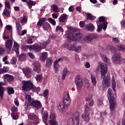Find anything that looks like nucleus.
Returning a JSON list of instances; mask_svg holds the SVG:
<instances>
[{
	"instance_id": "f257e3e1",
	"label": "nucleus",
	"mask_w": 125,
	"mask_h": 125,
	"mask_svg": "<svg viewBox=\"0 0 125 125\" xmlns=\"http://www.w3.org/2000/svg\"><path fill=\"white\" fill-rule=\"evenodd\" d=\"M101 67V79H103V85L104 86V90H107V88L109 85H110V76L106 75L107 73V64L105 63H101L100 64Z\"/></svg>"
},
{
	"instance_id": "f03ea898",
	"label": "nucleus",
	"mask_w": 125,
	"mask_h": 125,
	"mask_svg": "<svg viewBox=\"0 0 125 125\" xmlns=\"http://www.w3.org/2000/svg\"><path fill=\"white\" fill-rule=\"evenodd\" d=\"M108 92V99L109 102V107L111 112H114L116 106H117V102L116 99L113 96V92L112 89L109 88L107 91Z\"/></svg>"
},
{
	"instance_id": "7ed1b4c3",
	"label": "nucleus",
	"mask_w": 125,
	"mask_h": 125,
	"mask_svg": "<svg viewBox=\"0 0 125 125\" xmlns=\"http://www.w3.org/2000/svg\"><path fill=\"white\" fill-rule=\"evenodd\" d=\"M47 20L46 18H41L39 19L38 22L37 23L36 29H40L42 26V28L44 31H46L49 29L50 25L47 22H45V21Z\"/></svg>"
},
{
	"instance_id": "20e7f679",
	"label": "nucleus",
	"mask_w": 125,
	"mask_h": 125,
	"mask_svg": "<svg viewBox=\"0 0 125 125\" xmlns=\"http://www.w3.org/2000/svg\"><path fill=\"white\" fill-rule=\"evenodd\" d=\"M70 102H71V99H70L69 93L67 92L63 99V103H61L58 106V110L59 111H64L65 110V105L68 106V105H70Z\"/></svg>"
},
{
	"instance_id": "39448f33",
	"label": "nucleus",
	"mask_w": 125,
	"mask_h": 125,
	"mask_svg": "<svg viewBox=\"0 0 125 125\" xmlns=\"http://www.w3.org/2000/svg\"><path fill=\"white\" fill-rule=\"evenodd\" d=\"M22 83V89L24 91H29V90L33 89L34 87V84L31 80L23 81Z\"/></svg>"
},
{
	"instance_id": "423d86ee",
	"label": "nucleus",
	"mask_w": 125,
	"mask_h": 125,
	"mask_svg": "<svg viewBox=\"0 0 125 125\" xmlns=\"http://www.w3.org/2000/svg\"><path fill=\"white\" fill-rule=\"evenodd\" d=\"M84 108L85 111L82 114V118L85 122H88L89 120H90V118H89V114H90V110L91 109L89 108V107L86 105H84Z\"/></svg>"
},
{
	"instance_id": "0eeeda50",
	"label": "nucleus",
	"mask_w": 125,
	"mask_h": 125,
	"mask_svg": "<svg viewBox=\"0 0 125 125\" xmlns=\"http://www.w3.org/2000/svg\"><path fill=\"white\" fill-rule=\"evenodd\" d=\"M5 44L8 53H9V54H12L13 50H12L11 48H12V46L13 45V41H12L11 39H9L6 41Z\"/></svg>"
},
{
	"instance_id": "6e6552de",
	"label": "nucleus",
	"mask_w": 125,
	"mask_h": 125,
	"mask_svg": "<svg viewBox=\"0 0 125 125\" xmlns=\"http://www.w3.org/2000/svg\"><path fill=\"white\" fill-rule=\"evenodd\" d=\"M29 105L37 109H41L42 107V103L41 102L38 100H35L34 99H32L29 101Z\"/></svg>"
},
{
	"instance_id": "1a4fd4ad",
	"label": "nucleus",
	"mask_w": 125,
	"mask_h": 125,
	"mask_svg": "<svg viewBox=\"0 0 125 125\" xmlns=\"http://www.w3.org/2000/svg\"><path fill=\"white\" fill-rule=\"evenodd\" d=\"M75 83L77 85V90H81L82 86H83V80L81 79V76L76 77Z\"/></svg>"
},
{
	"instance_id": "9d476101",
	"label": "nucleus",
	"mask_w": 125,
	"mask_h": 125,
	"mask_svg": "<svg viewBox=\"0 0 125 125\" xmlns=\"http://www.w3.org/2000/svg\"><path fill=\"white\" fill-rule=\"evenodd\" d=\"M72 121L74 125H78L80 124V113L78 111L75 112L73 115Z\"/></svg>"
},
{
	"instance_id": "9b49d317",
	"label": "nucleus",
	"mask_w": 125,
	"mask_h": 125,
	"mask_svg": "<svg viewBox=\"0 0 125 125\" xmlns=\"http://www.w3.org/2000/svg\"><path fill=\"white\" fill-rule=\"evenodd\" d=\"M33 71L34 72H36L38 74L41 73V66L40 64V62H33Z\"/></svg>"
},
{
	"instance_id": "f8f14e48",
	"label": "nucleus",
	"mask_w": 125,
	"mask_h": 125,
	"mask_svg": "<svg viewBox=\"0 0 125 125\" xmlns=\"http://www.w3.org/2000/svg\"><path fill=\"white\" fill-rule=\"evenodd\" d=\"M19 49H20V46H19V44H18V43H17L16 41H14L13 49H12L11 50H13H13L15 51L17 57H18V56L19 55Z\"/></svg>"
},
{
	"instance_id": "ddd939ff",
	"label": "nucleus",
	"mask_w": 125,
	"mask_h": 125,
	"mask_svg": "<svg viewBox=\"0 0 125 125\" xmlns=\"http://www.w3.org/2000/svg\"><path fill=\"white\" fill-rule=\"evenodd\" d=\"M50 120H49L50 125H57V121L55 118V114H52L49 116Z\"/></svg>"
},
{
	"instance_id": "4468645a",
	"label": "nucleus",
	"mask_w": 125,
	"mask_h": 125,
	"mask_svg": "<svg viewBox=\"0 0 125 125\" xmlns=\"http://www.w3.org/2000/svg\"><path fill=\"white\" fill-rule=\"evenodd\" d=\"M93 39H96V36L94 34H91L89 36L84 37L83 41L84 42H90L93 41Z\"/></svg>"
},
{
	"instance_id": "2eb2a0df",
	"label": "nucleus",
	"mask_w": 125,
	"mask_h": 125,
	"mask_svg": "<svg viewBox=\"0 0 125 125\" xmlns=\"http://www.w3.org/2000/svg\"><path fill=\"white\" fill-rule=\"evenodd\" d=\"M112 59L114 64H120L122 61L121 60V57L117 54H115L113 56Z\"/></svg>"
},
{
	"instance_id": "dca6fc26",
	"label": "nucleus",
	"mask_w": 125,
	"mask_h": 125,
	"mask_svg": "<svg viewBox=\"0 0 125 125\" xmlns=\"http://www.w3.org/2000/svg\"><path fill=\"white\" fill-rule=\"evenodd\" d=\"M4 80H7L8 83H11L14 81V77L9 74H5L3 76Z\"/></svg>"
},
{
	"instance_id": "f3484780",
	"label": "nucleus",
	"mask_w": 125,
	"mask_h": 125,
	"mask_svg": "<svg viewBox=\"0 0 125 125\" xmlns=\"http://www.w3.org/2000/svg\"><path fill=\"white\" fill-rule=\"evenodd\" d=\"M42 50V46L40 45H32V51L40 52Z\"/></svg>"
},
{
	"instance_id": "a211bd4d",
	"label": "nucleus",
	"mask_w": 125,
	"mask_h": 125,
	"mask_svg": "<svg viewBox=\"0 0 125 125\" xmlns=\"http://www.w3.org/2000/svg\"><path fill=\"white\" fill-rule=\"evenodd\" d=\"M22 72L23 74H24L25 76H27V77H28V78H30V77H31V75L32 74V71H31V69L30 68H25L22 70Z\"/></svg>"
},
{
	"instance_id": "6ab92c4d",
	"label": "nucleus",
	"mask_w": 125,
	"mask_h": 125,
	"mask_svg": "<svg viewBox=\"0 0 125 125\" xmlns=\"http://www.w3.org/2000/svg\"><path fill=\"white\" fill-rule=\"evenodd\" d=\"M3 85V83L0 82V97L1 99H2L3 97V95L4 94L5 89L2 86Z\"/></svg>"
},
{
	"instance_id": "aec40b11",
	"label": "nucleus",
	"mask_w": 125,
	"mask_h": 125,
	"mask_svg": "<svg viewBox=\"0 0 125 125\" xmlns=\"http://www.w3.org/2000/svg\"><path fill=\"white\" fill-rule=\"evenodd\" d=\"M60 22H62V23H65L66 20H67V15L66 14H63L59 19Z\"/></svg>"
},
{
	"instance_id": "412c9836",
	"label": "nucleus",
	"mask_w": 125,
	"mask_h": 125,
	"mask_svg": "<svg viewBox=\"0 0 125 125\" xmlns=\"http://www.w3.org/2000/svg\"><path fill=\"white\" fill-rule=\"evenodd\" d=\"M37 40V37L36 36H30V38L27 41V43L31 44Z\"/></svg>"
},
{
	"instance_id": "4be33fe9",
	"label": "nucleus",
	"mask_w": 125,
	"mask_h": 125,
	"mask_svg": "<svg viewBox=\"0 0 125 125\" xmlns=\"http://www.w3.org/2000/svg\"><path fill=\"white\" fill-rule=\"evenodd\" d=\"M48 118V113H47V111H45L43 112L42 119L43 121H44V123H45V124L46 125H48L47 123H46V120H47V118Z\"/></svg>"
},
{
	"instance_id": "5701e85b",
	"label": "nucleus",
	"mask_w": 125,
	"mask_h": 125,
	"mask_svg": "<svg viewBox=\"0 0 125 125\" xmlns=\"http://www.w3.org/2000/svg\"><path fill=\"white\" fill-rule=\"evenodd\" d=\"M76 38H75V36H74V33L72 32H69L68 34L67 41L70 42V41H75Z\"/></svg>"
},
{
	"instance_id": "b1692460",
	"label": "nucleus",
	"mask_w": 125,
	"mask_h": 125,
	"mask_svg": "<svg viewBox=\"0 0 125 125\" xmlns=\"http://www.w3.org/2000/svg\"><path fill=\"white\" fill-rule=\"evenodd\" d=\"M86 28L88 29V31H90L91 32H93V31H94V29H95L94 25L91 23L88 24L86 25Z\"/></svg>"
},
{
	"instance_id": "393cba45",
	"label": "nucleus",
	"mask_w": 125,
	"mask_h": 125,
	"mask_svg": "<svg viewBox=\"0 0 125 125\" xmlns=\"http://www.w3.org/2000/svg\"><path fill=\"white\" fill-rule=\"evenodd\" d=\"M37 2L35 1H33L31 0H29L28 2H27V4L29 6V8L31 9L32 8V6H34L36 5Z\"/></svg>"
},
{
	"instance_id": "a878e982",
	"label": "nucleus",
	"mask_w": 125,
	"mask_h": 125,
	"mask_svg": "<svg viewBox=\"0 0 125 125\" xmlns=\"http://www.w3.org/2000/svg\"><path fill=\"white\" fill-rule=\"evenodd\" d=\"M40 59L42 62H43V61H45V60L47 59V53L46 52L42 53Z\"/></svg>"
},
{
	"instance_id": "bb28decb",
	"label": "nucleus",
	"mask_w": 125,
	"mask_h": 125,
	"mask_svg": "<svg viewBox=\"0 0 125 125\" xmlns=\"http://www.w3.org/2000/svg\"><path fill=\"white\" fill-rule=\"evenodd\" d=\"M67 73H68V69L67 68V67H65L63 70H62V80H65V79H66V77H67Z\"/></svg>"
},
{
	"instance_id": "cd10ccee",
	"label": "nucleus",
	"mask_w": 125,
	"mask_h": 125,
	"mask_svg": "<svg viewBox=\"0 0 125 125\" xmlns=\"http://www.w3.org/2000/svg\"><path fill=\"white\" fill-rule=\"evenodd\" d=\"M36 80L38 83H42V74H38L35 77Z\"/></svg>"
},
{
	"instance_id": "c85d7f7f",
	"label": "nucleus",
	"mask_w": 125,
	"mask_h": 125,
	"mask_svg": "<svg viewBox=\"0 0 125 125\" xmlns=\"http://www.w3.org/2000/svg\"><path fill=\"white\" fill-rule=\"evenodd\" d=\"M106 49L107 50L109 51H111L112 53H115L116 51H117V49H116V48L113 46H107L106 47Z\"/></svg>"
},
{
	"instance_id": "c756f323",
	"label": "nucleus",
	"mask_w": 125,
	"mask_h": 125,
	"mask_svg": "<svg viewBox=\"0 0 125 125\" xmlns=\"http://www.w3.org/2000/svg\"><path fill=\"white\" fill-rule=\"evenodd\" d=\"M16 26L17 30V32L19 33L22 30V26L20 24V22L18 21L16 22Z\"/></svg>"
},
{
	"instance_id": "7c9ffc66",
	"label": "nucleus",
	"mask_w": 125,
	"mask_h": 125,
	"mask_svg": "<svg viewBox=\"0 0 125 125\" xmlns=\"http://www.w3.org/2000/svg\"><path fill=\"white\" fill-rule=\"evenodd\" d=\"M3 15L6 16V17H10V12L8 9H4L3 12Z\"/></svg>"
},
{
	"instance_id": "2f4dec72",
	"label": "nucleus",
	"mask_w": 125,
	"mask_h": 125,
	"mask_svg": "<svg viewBox=\"0 0 125 125\" xmlns=\"http://www.w3.org/2000/svg\"><path fill=\"white\" fill-rule=\"evenodd\" d=\"M91 83L93 85H95L96 84V76L94 75H91Z\"/></svg>"
},
{
	"instance_id": "473e14b6",
	"label": "nucleus",
	"mask_w": 125,
	"mask_h": 125,
	"mask_svg": "<svg viewBox=\"0 0 125 125\" xmlns=\"http://www.w3.org/2000/svg\"><path fill=\"white\" fill-rule=\"evenodd\" d=\"M86 19L87 20H91V21H93L95 20V18H96V17L92 16V15H91V14L90 13H88L86 15Z\"/></svg>"
},
{
	"instance_id": "72a5a7b5",
	"label": "nucleus",
	"mask_w": 125,
	"mask_h": 125,
	"mask_svg": "<svg viewBox=\"0 0 125 125\" xmlns=\"http://www.w3.org/2000/svg\"><path fill=\"white\" fill-rule=\"evenodd\" d=\"M47 21L49 22L52 25H53V26H55L56 25V21H55V20H54L53 19H52L51 18H49L47 19Z\"/></svg>"
},
{
	"instance_id": "f704fd0d",
	"label": "nucleus",
	"mask_w": 125,
	"mask_h": 125,
	"mask_svg": "<svg viewBox=\"0 0 125 125\" xmlns=\"http://www.w3.org/2000/svg\"><path fill=\"white\" fill-rule=\"evenodd\" d=\"M18 57L20 60L23 61V60L26 59V55L25 54H21L20 56L19 55Z\"/></svg>"
},
{
	"instance_id": "c9c22d12",
	"label": "nucleus",
	"mask_w": 125,
	"mask_h": 125,
	"mask_svg": "<svg viewBox=\"0 0 125 125\" xmlns=\"http://www.w3.org/2000/svg\"><path fill=\"white\" fill-rule=\"evenodd\" d=\"M52 64V60L51 59H48L46 62V66L47 67H50Z\"/></svg>"
},
{
	"instance_id": "e433bc0d",
	"label": "nucleus",
	"mask_w": 125,
	"mask_h": 125,
	"mask_svg": "<svg viewBox=\"0 0 125 125\" xmlns=\"http://www.w3.org/2000/svg\"><path fill=\"white\" fill-rule=\"evenodd\" d=\"M7 89V92L10 95L14 93V89L13 88L8 87Z\"/></svg>"
},
{
	"instance_id": "4c0bfd02",
	"label": "nucleus",
	"mask_w": 125,
	"mask_h": 125,
	"mask_svg": "<svg viewBox=\"0 0 125 125\" xmlns=\"http://www.w3.org/2000/svg\"><path fill=\"white\" fill-rule=\"evenodd\" d=\"M101 22H105V18L104 17H100L99 18V21L97 22V24L100 25Z\"/></svg>"
},
{
	"instance_id": "58836bf2",
	"label": "nucleus",
	"mask_w": 125,
	"mask_h": 125,
	"mask_svg": "<svg viewBox=\"0 0 125 125\" xmlns=\"http://www.w3.org/2000/svg\"><path fill=\"white\" fill-rule=\"evenodd\" d=\"M27 21L28 19H27L26 16H24L21 21V24H26V23H27Z\"/></svg>"
},
{
	"instance_id": "ea45409f",
	"label": "nucleus",
	"mask_w": 125,
	"mask_h": 125,
	"mask_svg": "<svg viewBox=\"0 0 125 125\" xmlns=\"http://www.w3.org/2000/svg\"><path fill=\"white\" fill-rule=\"evenodd\" d=\"M29 118L30 120H34L37 119V116L34 113H30L29 115Z\"/></svg>"
},
{
	"instance_id": "a19ab883",
	"label": "nucleus",
	"mask_w": 125,
	"mask_h": 125,
	"mask_svg": "<svg viewBox=\"0 0 125 125\" xmlns=\"http://www.w3.org/2000/svg\"><path fill=\"white\" fill-rule=\"evenodd\" d=\"M5 9H10V3L9 1H6L5 2Z\"/></svg>"
},
{
	"instance_id": "79ce46f5",
	"label": "nucleus",
	"mask_w": 125,
	"mask_h": 125,
	"mask_svg": "<svg viewBox=\"0 0 125 125\" xmlns=\"http://www.w3.org/2000/svg\"><path fill=\"white\" fill-rule=\"evenodd\" d=\"M107 25H108V22H104L103 24H101L102 28L105 31L107 29Z\"/></svg>"
},
{
	"instance_id": "37998d69",
	"label": "nucleus",
	"mask_w": 125,
	"mask_h": 125,
	"mask_svg": "<svg viewBox=\"0 0 125 125\" xmlns=\"http://www.w3.org/2000/svg\"><path fill=\"white\" fill-rule=\"evenodd\" d=\"M52 10L54 12H58V6L55 4H53Z\"/></svg>"
},
{
	"instance_id": "c03bdc74",
	"label": "nucleus",
	"mask_w": 125,
	"mask_h": 125,
	"mask_svg": "<svg viewBox=\"0 0 125 125\" xmlns=\"http://www.w3.org/2000/svg\"><path fill=\"white\" fill-rule=\"evenodd\" d=\"M11 117L13 120H18V115L16 113H12L11 114Z\"/></svg>"
},
{
	"instance_id": "a18cd8bd",
	"label": "nucleus",
	"mask_w": 125,
	"mask_h": 125,
	"mask_svg": "<svg viewBox=\"0 0 125 125\" xmlns=\"http://www.w3.org/2000/svg\"><path fill=\"white\" fill-rule=\"evenodd\" d=\"M46 45H47V42H43L41 43L40 46H41L42 49H43L46 47Z\"/></svg>"
},
{
	"instance_id": "49530a36",
	"label": "nucleus",
	"mask_w": 125,
	"mask_h": 125,
	"mask_svg": "<svg viewBox=\"0 0 125 125\" xmlns=\"http://www.w3.org/2000/svg\"><path fill=\"white\" fill-rule=\"evenodd\" d=\"M81 50H82V47L81 46L75 47L74 51H76V52L79 53V52H81Z\"/></svg>"
},
{
	"instance_id": "de8ad7c7",
	"label": "nucleus",
	"mask_w": 125,
	"mask_h": 125,
	"mask_svg": "<svg viewBox=\"0 0 125 125\" xmlns=\"http://www.w3.org/2000/svg\"><path fill=\"white\" fill-rule=\"evenodd\" d=\"M16 62H17V59H16V58H12L10 61L11 64H12L13 65L16 64Z\"/></svg>"
},
{
	"instance_id": "09e8293b",
	"label": "nucleus",
	"mask_w": 125,
	"mask_h": 125,
	"mask_svg": "<svg viewBox=\"0 0 125 125\" xmlns=\"http://www.w3.org/2000/svg\"><path fill=\"white\" fill-rule=\"evenodd\" d=\"M73 34H74L75 36H78L81 34V31L79 30V29H76L73 32Z\"/></svg>"
},
{
	"instance_id": "8fccbe9b",
	"label": "nucleus",
	"mask_w": 125,
	"mask_h": 125,
	"mask_svg": "<svg viewBox=\"0 0 125 125\" xmlns=\"http://www.w3.org/2000/svg\"><path fill=\"white\" fill-rule=\"evenodd\" d=\"M56 31H59L60 32H61L62 33L64 32V30H63V28L59 25L57 26L56 28Z\"/></svg>"
},
{
	"instance_id": "3c124183",
	"label": "nucleus",
	"mask_w": 125,
	"mask_h": 125,
	"mask_svg": "<svg viewBox=\"0 0 125 125\" xmlns=\"http://www.w3.org/2000/svg\"><path fill=\"white\" fill-rule=\"evenodd\" d=\"M118 50H123L125 51V46L124 45H121L118 47Z\"/></svg>"
},
{
	"instance_id": "603ef678",
	"label": "nucleus",
	"mask_w": 125,
	"mask_h": 125,
	"mask_svg": "<svg viewBox=\"0 0 125 125\" xmlns=\"http://www.w3.org/2000/svg\"><path fill=\"white\" fill-rule=\"evenodd\" d=\"M103 60L104 61V62H106V63H108V64H110V60L109 59H107L106 56H103Z\"/></svg>"
},
{
	"instance_id": "864d4df0",
	"label": "nucleus",
	"mask_w": 125,
	"mask_h": 125,
	"mask_svg": "<svg viewBox=\"0 0 125 125\" xmlns=\"http://www.w3.org/2000/svg\"><path fill=\"white\" fill-rule=\"evenodd\" d=\"M112 88L114 91H115V88H116V81L115 80H112Z\"/></svg>"
},
{
	"instance_id": "5fc2aeb1",
	"label": "nucleus",
	"mask_w": 125,
	"mask_h": 125,
	"mask_svg": "<svg viewBox=\"0 0 125 125\" xmlns=\"http://www.w3.org/2000/svg\"><path fill=\"white\" fill-rule=\"evenodd\" d=\"M67 49L69 50H73L74 51L75 50V46H74L73 45H69V46H67Z\"/></svg>"
},
{
	"instance_id": "6e6d98bb",
	"label": "nucleus",
	"mask_w": 125,
	"mask_h": 125,
	"mask_svg": "<svg viewBox=\"0 0 125 125\" xmlns=\"http://www.w3.org/2000/svg\"><path fill=\"white\" fill-rule=\"evenodd\" d=\"M79 25L81 28H84V26H85V22L84 21H81L80 22Z\"/></svg>"
},
{
	"instance_id": "4d7b16f0",
	"label": "nucleus",
	"mask_w": 125,
	"mask_h": 125,
	"mask_svg": "<svg viewBox=\"0 0 125 125\" xmlns=\"http://www.w3.org/2000/svg\"><path fill=\"white\" fill-rule=\"evenodd\" d=\"M25 99H26V100L29 101V104H30V101H31L32 99H32V98H31V95H27L25 96Z\"/></svg>"
},
{
	"instance_id": "13d9d810",
	"label": "nucleus",
	"mask_w": 125,
	"mask_h": 125,
	"mask_svg": "<svg viewBox=\"0 0 125 125\" xmlns=\"http://www.w3.org/2000/svg\"><path fill=\"white\" fill-rule=\"evenodd\" d=\"M17 110H18V108L15 106L11 107V111L12 112H17Z\"/></svg>"
},
{
	"instance_id": "bf43d9fd",
	"label": "nucleus",
	"mask_w": 125,
	"mask_h": 125,
	"mask_svg": "<svg viewBox=\"0 0 125 125\" xmlns=\"http://www.w3.org/2000/svg\"><path fill=\"white\" fill-rule=\"evenodd\" d=\"M98 105L99 107H101L102 105H103V101L100 99H99L98 101Z\"/></svg>"
},
{
	"instance_id": "052dcab7",
	"label": "nucleus",
	"mask_w": 125,
	"mask_h": 125,
	"mask_svg": "<svg viewBox=\"0 0 125 125\" xmlns=\"http://www.w3.org/2000/svg\"><path fill=\"white\" fill-rule=\"evenodd\" d=\"M32 46H33V45H26L24 46V48H26V49H30V50H32Z\"/></svg>"
},
{
	"instance_id": "680f3d73",
	"label": "nucleus",
	"mask_w": 125,
	"mask_h": 125,
	"mask_svg": "<svg viewBox=\"0 0 125 125\" xmlns=\"http://www.w3.org/2000/svg\"><path fill=\"white\" fill-rule=\"evenodd\" d=\"M4 54V48L2 47L0 48V55H3Z\"/></svg>"
},
{
	"instance_id": "e2e57ef3",
	"label": "nucleus",
	"mask_w": 125,
	"mask_h": 125,
	"mask_svg": "<svg viewBox=\"0 0 125 125\" xmlns=\"http://www.w3.org/2000/svg\"><path fill=\"white\" fill-rule=\"evenodd\" d=\"M54 69L56 73H57V71H58V69H59V64L54 65Z\"/></svg>"
},
{
	"instance_id": "0e129e2a",
	"label": "nucleus",
	"mask_w": 125,
	"mask_h": 125,
	"mask_svg": "<svg viewBox=\"0 0 125 125\" xmlns=\"http://www.w3.org/2000/svg\"><path fill=\"white\" fill-rule=\"evenodd\" d=\"M98 26V29H97V32L98 33H100V32H101V31H102V26H101V25H97Z\"/></svg>"
},
{
	"instance_id": "69168bd1",
	"label": "nucleus",
	"mask_w": 125,
	"mask_h": 125,
	"mask_svg": "<svg viewBox=\"0 0 125 125\" xmlns=\"http://www.w3.org/2000/svg\"><path fill=\"white\" fill-rule=\"evenodd\" d=\"M112 42L117 43V42H120V40L117 38H112Z\"/></svg>"
},
{
	"instance_id": "338daca9",
	"label": "nucleus",
	"mask_w": 125,
	"mask_h": 125,
	"mask_svg": "<svg viewBox=\"0 0 125 125\" xmlns=\"http://www.w3.org/2000/svg\"><path fill=\"white\" fill-rule=\"evenodd\" d=\"M75 60L76 62H77V63H79L80 62V58H79V56L78 55L75 56Z\"/></svg>"
},
{
	"instance_id": "774afa93",
	"label": "nucleus",
	"mask_w": 125,
	"mask_h": 125,
	"mask_svg": "<svg viewBox=\"0 0 125 125\" xmlns=\"http://www.w3.org/2000/svg\"><path fill=\"white\" fill-rule=\"evenodd\" d=\"M121 26H122L123 28H125V21H123L121 22Z\"/></svg>"
}]
</instances>
